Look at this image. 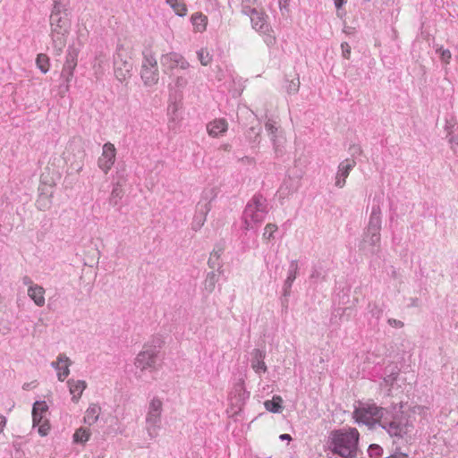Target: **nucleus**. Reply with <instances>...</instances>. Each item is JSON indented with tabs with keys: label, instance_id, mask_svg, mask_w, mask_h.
<instances>
[{
	"label": "nucleus",
	"instance_id": "obj_1",
	"mask_svg": "<svg viewBox=\"0 0 458 458\" xmlns=\"http://www.w3.org/2000/svg\"><path fill=\"white\" fill-rule=\"evenodd\" d=\"M353 418L359 424L369 428L378 425L392 437L403 438L413 428L409 415L403 411L377 406L375 403H360L353 411Z\"/></svg>",
	"mask_w": 458,
	"mask_h": 458
},
{
	"label": "nucleus",
	"instance_id": "obj_2",
	"mask_svg": "<svg viewBox=\"0 0 458 458\" xmlns=\"http://www.w3.org/2000/svg\"><path fill=\"white\" fill-rule=\"evenodd\" d=\"M360 433L355 428H342L329 433L327 441L330 453L341 458H357Z\"/></svg>",
	"mask_w": 458,
	"mask_h": 458
},
{
	"label": "nucleus",
	"instance_id": "obj_3",
	"mask_svg": "<svg viewBox=\"0 0 458 458\" xmlns=\"http://www.w3.org/2000/svg\"><path fill=\"white\" fill-rule=\"evenodd\" d=\"M269 211L267 199L261 194H255L247 203L242 216V230L256 232L264 222Z\"/></svg>",
	"mask_w": 458,
	"mask_h": 458
},
{
	"label": "nucleus",
	"instance_id": "obj_4",
	"mask_svg": "<svg viewBox=\"0 0 458 458\" xmlns=\"http://www.w3.org/2000/svg\"><path fill=\"white\" fill-rule=\"evenodd\" d=\"M163 403L157 397H153L148 406L146 414V430L148 437L153 439L158 436L162 422Z\"/></svg>",
	"mask_w": 458,
	"mask_h": 458
},
{
	"label": "nucleus",
	"instance_id": "obj_5",
	"mask_svg": "<svg viewBox=\"0 0 458 458\" xmlns=\"http://www.w3.org/2000/svg\"><path fill=\"white\" fill-rule=\"evenodd\" d=\"M140 77L145 86L151 87L159 80L157 61L151 49L146 48L142 52Z\"/></svg>",
	"mask_w": 458,
	"mask_h": 458
},
{
	"label": "nucleus",
	"instance_id": "obj_6",
	"mask_svg": "<svg viewBox=\"0 0 458 458\" xmlns=\"http://www.w3.org/2000/svg\"><path fill=\"white\" fill-rule=\"evenodd\" d=\"M160 64L164 73L171 78L175 76L178 70H187L191 66L185 57L177 52L163 54L160 57Z\"/></svg>",
	"mask_w": 458,
	"mask_h": 458
},
{
	"label": "nucleus",
	"instance_id": "obj_7",
	"mask_svg": "<svg viewBox=\"0 0 458 458\" xmlns=\"http://www.w3.org/2000/svg\"><path fill=\"white\" fill-rule=\"evenodd\" d=\"M216 196L215 189H207L202 193V199L197 204L196 213L194 215L191 229L199 231L206 222L207 215L211 209V199Z\"/></svg>",
	"mask_w": 458,
	"mask_h": 458
},
{
	"label": "nucleus",
	"instance_id": "obj_8",
	"mask_svg": "<svg viewBox=\"0 0 458 458\" xmlns=\"http://www.w3.org/2000/svg\"><path fill=\"white\" fill-rule=\"evenodd\" d=\"M132 63L130 61L127 51L122 45H118L114 55V70L115 78L123 82L131 75Z\"/></svg>",
	"mask_w": 458,
	"mask_h": 458
},
{
	"label": "nucleus",
	"instance_id": "obj_9",
	"mask_svg": "<svg viewBox=\"0 0 458 458\" xmlns=\"http://www.w3.org/2000/svg\"><path fill=\"white\" fill-rule=\"evenodd\" d=\"M48 411V405L45 401H36L32 407L33 428L38 427V432L41 437H46L50 430L48 420L45 415Z\"/></svg>",
	"mask_w": 458,
	"mask_h": 458
},
{
	"label": "nucleus",
	"instance_id": "obj_10",
	"mask_svg": "<svg viewBox=\"0 0 458 458\" xmlns=\"http://www.w3.org/2000/svg\"><path fill=\"white\" fill-rule=\"evenodd\" d=\"M265 130L272 142L276 157H282L285 152V139L282 135V131H279V128L276 126V122L268 119L265 123Z\"/></svg>",
	"mask_w": 458,
	"mask_h": 458
},
{
	"label": "nucleus",
	"instance_id": "obj_11",
	"mask_svg": "<svg viewBox=\"0 0 458 458\" xmlns=\"http://www.w3.org/2000/svg\"><path fill=\"white\" fill-rule=\"evenodd\" d=\"M145 350L140 352L135 359L136 369L144 371L145 369L153 370L156 369L158 351L157 345L145 346Z\"/></svg>",
	"mask_w": 458,
	"mask_h": 458
},
{
	"label": "nucleus",
	"instance_id": "obj_12",
	"mask_svg": "<svg viewBox=\"0 0 458 458\" xmlns=\"http://www.w3.org/2000/svg\"><path fill=\"white\" fill-rule=\"evenodd\" d=\"M116 149L113 143L106 142L103 145L102 154L98 159L99 169L106 174L114 164Z\"/></svg>",
	"mask_w": 458,
	"mask_h": 458
},
{
	"label": "nucleus",
	"instance_id": "obj_13",
	"mask_svg": "<svg viewBox=\"0 0 458 458\" xmlns=\"http://www.w3.org/2000/svg\"><path fill=\"white\" fill-rule=\"evenodd\" d=\"M78 55L79 51L76 48L69 47L65 62L61 72V78L68 82H71L73 78L74 70L77 66Z\"/></svg>",
	"mask_w": 458,
	"mask_h": 458
},
{
	"label": "nucleus",
	"instance_id": "obj_14",
	"mask_svg": "<svg viewBox=\"0 0 458 458\" xmlns=\"http://www.w3.org/2000/svg\"><path fill=\"white\" fill-rule=\"evenodd\" d=\"M250 19L251 27L259 34L268 35L270 25L267 21L268 16L261 10L257 9L248 15Z\"/></svg>",
	"mask_w": 458,
	"mask_h": 458
},
{
	"label": "nucleus",
	"instance_id": "obj_15",
	"mask_svg": "<svg viewBox=\"0 0 458 458\" xmlns=\"http://www.w3.org/2000/svg\"><path fill=\"white\" fill-rule=\"evenodd\" d=\"M356 161L354 159H344L338 165L337 172L335 174V185L337 188H343L345 185L346 178L349 176L351 171L355 167Z\"/></svg>",
	"mask_w": 458,
	"mask_h": 458
},
{
	"label": "nucleus",
	"instance_id": "obj_16",
	"mask_svg": "<svg viewBox=\"0 0 458 458\" xmlns=\"http://www.w3.org/2000/svg\"><path fill=\"white\" fill-rule=\"evenodd\" d=\"M69 13H67L66 15L56 13H51L49 19L51 30L70 32L71 21L69 19Z\"/></svg>",
	"mask_w": 458,
	"mask_h": 458
},
{
	"label": "nucleus",
	"instance_id": "obj_17",
	"mask_svg": "<svg viewBox=\"0 0 458 458\" xmlns=\"http://www.w3.org/2000/svg\"><path fill=\"white\" fill-rule=\"evenodd\" d=\"M71 365L70 359L64 353H60L57 360L51 363V366L57 370V378L64 381L70 374L69 366Z\"/></svg>",
	"mask_w": 458,
	"mask_h": 458
},
{
	"label": "nucleus",
	"instance_id": "obj_18",
	"mask_svg": "<svg viewBox=\"0 0 458 458\" xmlns=\"http://www.w3.org/2000/svg\"><path fill=\"white\" fill-rule=\"evenodd\" d=\"M266 352L260 349H254L251 352L250 366L259 377L267 371V367L264 361Z\"/></svg>",
	"mask_w": 458,
	"mask_h": 458
},
{
	"label": "nucleus",
	"instance_id": "obj_19",
	"mask_svg": "<svg viewBox=\"0 0 458 458\" xmlns=\"http://www.w3.org/2000/svg\"><path fill=\"white\" fill-rule=\"evenodd\" d=\"M69 32L62 30H51L50 37L52 41V47L55 55H60L63 53L64 48L66 46L67 36Z\"/></svg>",
	"mask_w": 458,
	"mask_h": 458
},
{
	"label": "nucleus",
	"instance_id": "obj_20",
	"mask_svg": "<svg viewBox=\"0 0 458 458\" xmlns=\"http://www.w3.org/2000/svg\"><path fill=\"white\" fill-rule=\"evenodd\" d=\"M383 315V309L376 302H369L367 306V312L365 318L368 320V325L371 328H376Z\"/></svg>",
	"mask_w": 458,
	"mask_h": 458
},
{
	"label": "nucleus",
	"instance_id": "obj_21",
	"mask_svg": "<svg viewBox=\"0 0 458 458\" xmlns=\"http://www.w3.org/2000/svg\"><path fill=\"white\" fill-rule=\"evenodd\" d=\"M228 129L227 122L225 119H216L207 124V131L209 136L216 138L225 133Z\"/></svg>",
	"mask_w": 458,
	"mask_h": 458
},
{
	"label": "nucleus",
	"instance_id": "obj_22",
	"mask_svg": "<svg viewBox=\"0 0 458 458\" xmlns=\"http://www.w3.org/2000/svg\"><path fill=\"white\" fill-rule=\"evenodd\" d=\"M67 385L69 387V391L72 395V401L73 403H78L83 391L87 387V383L84 380H74L72 378L67 381Z\"/></svg>",
	"mask_w": 458,
	"mask_h": 458
},
{
	"label": "nucleus",
	"instance_id": "obj_23",
	"mask_svg": "<svg viewBox=\"0 0 458 458\" xmlns=\"http://www.w3.org/2000/svg\"><path fill=\"white\" fill-rule=\"evenodd\" d=\"M28 295L37 306L45 305V289L41 285L31 284L28 288Z\"/></svg>",
	"mask_w": 458,
	"mask_h": 458
},
{
	"label": "nucleus",
	"instance_id": "obj_24",
	"mask_svg": "<svg viewBox=\"0 0 458 458\" xmlns=\"http://www.w3.org/2000/svg\"><path fill=\"white\" fill-rule=\"evenodd\" d=\"M380 231L381 229L379 228H373L367 225L363 235V241L365 242H369L373 247H379L381 240Z\"/></svg>",
	"mask_w": 458,
	"mask_h": 458
},
{
	"label": "nucleus",
	"instance_id": "obj_25",
	"mask_svg": "<svg viewBox=\"0 0 458 458\" xmlns=\"http://www.w3.org/2000/svg\"><path fill=\"white\" fill-rule=\"evenodd\" d=\"M100 413L101 407L97 403H90L83 417L84 423L92 426L98 420Z\"/></svg>",
	"mask_w": 458,
	"mask_h": 458
},
{
	"label": "nucleus",
	"instance_id": "obj_26",
	"mask_svg": "<svg viewBox=\"0 0 458 458\" xmlns=\"http://www.w3.org/2000/svg\"><path fill=\"white\" fill-rule=\"evenodd\" d=\"M382 219H381V208L379 204H373L371 208V213L369 215L368 226L373 228L381 229Z\"/></svg>",
	"mask_w": 458,
	"mask_h": 458
},
{
	"label": "nucleus",
	"instance_id": "obj_27",
	"mask_svg": "<svg viewBox=\"0 0 458 458\" xmlns=\"http://www.w3.org/2000/svg\"><path fill=\"white\" fill-rule=\"evenodd\" d=\"M295 280L286 277L282 287V297H281V304L283 310H286L288 309V298L292 293V287Z\"/></svg>",
	"mask_w": 458,
	"mask_h": 458
},
{
	"label": "nucleus",
	"instance_id": "obj_28",
	"mask_svg": "<svg viewBox=\"0 0 458 458\" xmlns=\"http://www.w3.org/2000/svg\"><path fill=\"white\" fill-rule=\"evenodd\" d=\"M182 96L176 94L169 95V105L167 107V114L173 120L176 118V113L181 108Z\"/></svg>",
	"mask_w": 458,
	"mask_h": 458
},
{
	"label": "nucleus",
	"instance_id": "obj_29",
	"mask_svg": "<svg viewBox=\"0 0 458 458\" xmlns=\"http://www.w3.org/2000/svg\"><path fill=\"white\" fill-rule=\"evenodd\" d=\"M173 77H174V80H173L174 86H173L172 89L174 90V92H172L171 94H176V95H180L182 97V90L188 85L189 80L186 76L177 75L176 73H175V76H173Z\"/></svg>",
	"mask_w": 458,
	"mask_h": 458
},
{
	"label": "nucleus",
	"instance_id": "obj_30",
	"mask_svg": "<svg viewBox=\"0 0 458 458\" xmlns=\"http://www.w3.org/2000/svg\"><path fill=\"white\" fill-rule=\"evenodd\" d=\"M283 399L279 395H274L271 400H267L264 403L265 408L273 413H279L283 410Z\"/></svg>",
	"mask_w": 458,
	"mask_h": 458
},
{
	"label": "nucleus",
	"instance_id": "obj_31",
	"mask_svg": "<svg viewBox=\"0 0 458 458\" xmlns=\"http://www.w3.org/2000/svg\"><path fill=\"white\" fill-rule=\"evenodd\" d=\"M123 197V191L119 183L114 185L109 197V204L120 209V201Z\"/></svg>",
	"mask_w": 458,
	"mask_h": 458
},
{
	"label": "nucleus",
	"instance_id": "obj_32",
	"mask_svg": "<svg viewBox=\"0 0 458 458\" xmlns=\"http://www.w3.org/2000/svg\"><path fill=\"white\" fill-rule=\"evenodd\" d=\"M191 23L196 31L201 32L206 30L208 18L201 13H195L191 16Z\"/></svg>",
	"mask_w": 458,
	"mask_h": 458
},
{
	"label": "nucleus",
	"instance_id": "obj_33",
	"mask_svg": "<svg viewBox=\"0 0 458 458\" xmlns=\"http://www.w3.org/2000/svg\"><path fill=\"white\" fill-rule=\"evenodd\" d=\"M166 4L174 10L176 15L183 17L187 13V6L184 0H165Z\"/></svg>",
	"mask_w": 458,
	"mask_h": 458
},
{
	"label": "nucleus",
	"instance_id": "obj_34",
	"mask_svg": "<svg viewBox=\"0 0 458 458\" xmlns=\"http://www.w3.org/2000/svg\"><path fill=\"white\" fill-rule=\"evenodd\" d=\"M91 435V432L87 428H80L73 434V442L76 444H85Z\"/></svg>",
	"mask_w": 458,
	"mask_h": 458
},
{
	"label": "nucleus",
	"instance_id": "obj_35",
	"mask_svg": "<svg viewBox=\"0 0 458 458\" xmlns=\"http://www.w3.org/2000/svg\"><path fill=\"white\" fill-rule=\"evenodd\" d=\"M36 65L42 73H47L50 68V60L47 55L38 54L36 58Z\"/></svg>",
	"mask_w": 458,
	"mask_h": 458
},
{
	"label": "nucleus",
	"instance_id": "obj_36",
	"mask_svg": "<svg viewBox=\"0 0 458 458\" xmlns=\"http://www.w3.org/2000/svg\"><path fill=\"white\" fill-rule=\"evenodd\" d=\"M68 6H69L68 0H53V8H52L51 13H64L66 15L67 13H69Z\"/></svg>",
	"mask_w": 458,
	"mask_h": 458
},
{
	"label": "nucleus",
	"instance_id": "obj_37",
	"mask_svg": "<svg viewBox=\"0 0 458 458\" xmlns=\"http://www.w3.org/2000/svg\"><path fill=\"white\" fill-rule=\"evenodd\" d=\"M241 9L242 13L245 15L252 13L258 9L257 0H241Z\"/></svg>",
	"mask_w": 458,
	"mask_h": 458
},
{
	"label": "nucleus",
	"instance_id": "obj_38",
	"mask_svg": "<svg viewBox=\"0 0 458 458\" xmlns=\"http://www.w3.org/2000/svg\"><path fill=\"white\" fill-rule=\"evenodd\" d=\"M217 281L218 276L215 272L208 273L204 282L205 290L208 293L213 292Z\"/></svg>",
	"mask_w": 458,
	"mask_h": 458
},
{
	"label": "nucleus",
	"instance_id": "obj_39",
	"mask_svg": "<svg viewBox=\"0 0 458 458\" xmlns=\"http://www.w3.org/2000/svg\"><path fill=\"white\" fill-rule=\"evenodd\" d=\"M197 56L200 64L204 66L208 65L212 61V55L207 48H201L197 51Z\"/></svg>",
	"mask_w": 458,
	"mask_h": 458
},
{
	"label": "nucleus",
	"instance_id": "obj_40",
	"mask_svg": "<svg viewBox=\"0 0 458 458\" xmlns=\"http://www.w3.org/2000/svg\"><path fill=\"white\" fill-rule=\"evenodd\" d=\"M298 272H299L298 260H296V259L291 260L289 263L286 277L295 280L297 278Z\"/></svg>",
	"mask_w": 458,
	"mask_h": 458
},
{
	"label": "nucleus",
	"instance_id": "obj_41",
	"mask_svg": "<svg viewBox=\"0 0 458 458\" xmlns=\"http://www.w3.org/2000/svg\"><path fill=\"white\" fill-rule=\"evenodd\" d=\"M368 454L370 458H381L383 454V448L377 444L369 445Z\"/></svg>",
	"mask_w": 458,
	"mask_h": 458
},
{
	"label": "nucleus",
	"instance_id": "obj_42",
	"mask_svg": "<svg viewBox=\"0 0 458 458\" xmlns=\"http://www.w3.org/2000/svg\"><path fill=\"white\" fill-rule=\"evenodd\" d=\"M324 271L321 266L314 265L311 269L310 278L314 280L325 279Z\"/></svg>",
	"mask_w": 458,
	"mask_h": 458
},
{
	"label": "nucleus",
	"instance_id": "obj_43",
	"mask_svg": "<svg viewBox=\"0 0 458 458\" xmlns=\"http://www.w3.org/2000/svg\"><path fill=\"white\" fill-rule=\"evenodd\" d=\"M437 53L439 54L442 62H444L445 64L450 63L452 54L448 49H444L443 47H440L437 49Z\"/></svg>",
	"mask_w": 458,
	"mask_h": 458
},
{
	"label": "nucleus",
	"instance_id": "obj_44",
	"mask_svg": "<svg viewBox=\"0 0 458 458\" xmlns=\"http://www.w3.org/2000/svg\"><path fill=\"white\" fill-rule=\"evenodd\" d=\"M220 257V250H214L208 259V264L209 267L215 268L218 265V259Z\"/></svg>",
	"mask_w": 458,
	"mask_h": 458
},
{
	"label": "nucleus",
	"instance_id": "obj_45",
	"mask_svg": "<svg viewBox=\"0 0 458 458\" xmlns=\"http://www.w3.org/2000/svg\"><path fill=\"white\" fill-rule=\"evenodd\" d=\"M277 230V226L275 224H267L265 227L263 236L265 239L270 240L273 238V233Z\"/></svg>",
	"mask_w": 458,
	"mask_h": 458
},
{
	"label": "nucleus",
	"instance_id": "obj_46",
	"mask_svg": "<svg viewBox=\"0 0 458 458\" xmlns=\"http://www.w3.org/2000/svg\"><path fill=\"white\" fill-rule=\"evenodd\" d=\"M399 368L395 364H389L384 369V375H392L398 376L399 375Z\"/></svg>",
	"mask_w": 458,
	"mask_h": 458
},
{
	"label": "nucleus",
	"instance_id": "obj_47",
	"mask_svg": "<svg viewBox=\"0 0 458 458\" xmlns=\"http://www.w3.org/2000/svg\"><path fill=\"white\" fill-rule=\"evenodd\" d=\"M349 151H350L351 156H352L351 159H354V160H355L356 157L360 156L361 153H362V149H361L360 146L358 145V144L352 145L349 148Z\"/></svg>",
	"mask_w": 458,
	"mask_h": 458
},
{
	"label": "nucleus",
	"instance_id": "obj_48",
	"mask_svg": "<svg viewBox=\"0 0 458 458\" xmlns=\"http://www.w3.org/2000/svg\"><path fill=\"white\" fill-rule=\"evenodd\" d=\"M341 49H342V56L344 59H350L351 57V46L347 42H343L341 44Z\"/></svg>",
	"mask_w": 458,
	"mask_h": 458
},
{
	"label": "nucleus",
	"instance_id": "obj_49",
	"mask_svg": "<svg viewBox=\"0 0 458 458\" xmlns=\"http://www.w3.org/2000/svg\"><path fill=\"white\" fill-rule=\"evenodd\" d=\"M397 377L398 376H392V375L386 374V375H384L383 381L386 386H391L397 379Z\"/></svg>",
	"mask_w": 458,
	"mask_h": 458
},
{
	"label": "nucleus",
	"instance_id": "obj_50",
	"mask_svg": "<svg viewBox=\"0 0 458 458\" xmlns=\"http://www.w3.org/2000/svg\"><path fill=\"white\" fill-rule=\"evenodd\" d=\"M387 323L390 327L394 328H402L404 326L403 321L395 318H388Z\"/></svg>",
	"mask_w": 458,
	"mask_h": 458
},
{
	"label": "nucleus",
	"instance_id": "obj_51",
	"mask_svg": "<svg viewBox=\"0 0 458 458\" xmlns=\"http://www.w3.org/2000/svg\"><path fill=\"white\" fill-rule=\"evenodd\" d=\"M299 89V81L297 82H294V81H291L289 87H288V92L289 93H292V92H297Z\"/></svg>",
	"mask_w": 458,
	"mask_h": 458
},
{
	"label": "nucleus",
	"instance_id": "obj_52",
	"mask_svg": "<svg viewBox=\"0 0 458 458\" xmlns=\"http://www.w3.org/2000/svg\"><path fill=\"white\" fill-rule=\"evenodd\" d=\"M70 89V82L64 80V82L60 85V91L62 94H64L69 91Z\"/></svg>",
	"mask_w": 458,
	"mask_h": 458
},
{
	"label": "nucleus",
	"instance_id": "obj_53",
	"mask_svg": "<svg viewBox=\"0 0 458 458\" xmlns=\"http://www.w3.org/2000/svg\"><path fill=\"white\" fill-rule=\"evenodd\" d=\"M386 458H408V454L402 452H395L394 454Z\"/></svg>",
	"mask_w": 458,
	"mask_h": 458
},
{
	"label": "nucleus",
	"instance_id": "obj_54",
	"mask_svg": "<svg viewBox=\"0 0 458 458\" xmlns=\"http://www.w3.org/2000/svg\"><path fill=\"white\" fill-rule=\"evenodd\" d=\"M6 418L4 415L0 414V433L4 431V428L6 426Z\"/></svg>",
	"mask_w": 458,
	"mask_h": 458
},
{
	"label": "nucleus",
	"instance_id": "obj_55",
	"mask_svg": "<svg viewBox=\"0 0 458 458\" xmlns=\"http://www.w3.org/2000/svg\"><path fill=\"white\" fill-rule=\"evenodd\" d=\"M347 0H334V4L337 10L341 9L345 4Z\"/></svg>",
	"mask_w": 458,
	"mask_h": 458
},
{
	"label": "nucleus",
	"instance_id": "obj_56",
	"mask_svg": "<svg viewBox=\"0 0 458 458\" xmlns=\"http://www.w3.org/2000/svg\"><path fill=\"white\" fill-rule=\"evenodd\" d=\"M22 283L25 284V285H29V287L31 285V284H34L32 283V280L30 276H25L23 278H22Z\"/></svg>",
	"mask_w": 458,
	"mask_h": 458
},
{
	"label": "nucleus",
	"instance_id": "obj_57",
	"mask_svg": "<svg viewBox=\"0 0 458 458\" xmlns=\"http://www.w3.org/2000/svg\"><path fill=\"white\" fill-rule=\"evenodd\" d=\"M279 438L282 441H291L292 440V437L289 434H286V433L281 434L279 436Z\"/></svg>",
	"mask_w": 458,
	"mask_h": 458
},
{
	"label": "nucleus",
	"instance_id": "obj_58",
	"mask_svg": "<svg viewBox=\"0 0 458 458\" xmlns=\"http://www.w3.org/2000/svg\"><path fill=\"white\" fill-rule=\"evenodd\" d=\"M289 0H278L280 8L285 7L288 4Z\"/></svg>",
	"mask_w": 458,
	"mask_h": 458
},
{
	"label": "nucleus",
	"instance_id": "obj_59",
	"mask_svg": "<svg viewBox=\"0 0 458 458\" xmlns=\"http://www.w3.org/2000/svg\"><path fill=\"white\" fill-rule=\"evenodd\" d=\"M222 148L225 151H229L231 148V146L229 144H225L222 146Z\"/></svg>",
	"mask_w": 458,
	"mask_h": 458
},
{
	"label": "nucleus",
	"instance_id": "obj_60",
	"mask_svg": "<svg viewBox=\"0 0 458 458\" xmlns=\"http://www.w3.org/2000/svg\"><path fill=\"white\" fill-rule=\"evenodd\" d=\"M29 387H30V384H24V385H23V386H22V388H23L24 390H28V389H29Z\"/></svg>",
	"mask_w": 458,
	"mask_h": 458
},
{
	"label": "nucleus",
	"instance_id": "obj_61",
	"mask_svg": "<svg viewBox=\"0 0 458 458\" xmlns=\"http://www.w3.org/2000/svg\"><path fill=\"white\" fill-rule=\"evenodd\" d=\"M238 386V387H240L241 389H242V388H243V381L242 380V381L238 384V386Z\"/></svg>",
	"mask_w": 458,
	"mask_h": 458
},
{
	"label": "nucleus",
	"instance_id": "obj_62",
	"mask_svg": "<svg viewBox=\"0 0 458 458\" xmlns=\"http://www.w3.org/2000/svg\"><path fill=\"white\" fill-rule=\"evenodd\" d=\"M271 41H272L271 38H269V41L267 39H266L267 44H269Z\"/></svg>",
	"mask_w": 458,
	"mask_h": 458
},
{
	"label": "nucleus",
	"instance_id": "obj_63",
	"mask_svg": "<svg viewBox=\"0 0 458 458\" xmlns=\"http://www.w3.org/2000/svg\"><path fill=\"white\" fill-rule=\"evenodd\" d=\"M243 159H246V160H248V161H250V157H245Z\"/></svg>",
	"mask_w": 458,
	"mask_h": 458
}]
</instances>
